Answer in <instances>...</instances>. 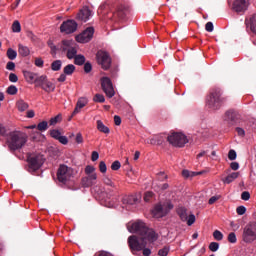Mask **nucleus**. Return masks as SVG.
<instances>
[{"label":"nucleus","instance_id":"obj_1","mask_svg":"<svg viewBox=\"0 0 256 256\" xmlns=\"http://www.w3.org/2000/svg\"><path fill=\"white\" fill-rule=\"evenodd\" d=\"M127 229L129 233H134L142 237V242H139V238H137V236H130L128 238V245L134 254L135 251H143V249L147 247V243H145V241L155 243V241L159 239V234L145 225H129L127 226Z\"/></svg>","mask_w":256,"mask_h":256},{"label":"nucleus","instance_id":"obj_2","mask_svg":"<svg viewBox=\"0 0 256 256\" xmlns=\"http://www.w3.org/2000/svg\"><path fill=\"white\" fill-rule=\"evenodd\" d=\"M28 136L25 132L13 131L8 134L7 143L10 151H19L27 143Z\"/></svg>","mask_w":256,"mask_h":256},{"label":"nucleus","instance_id":"obj_3","mask_svg":"<svg viewBox=\"0 0 256 256\" xmlns=\"http://www.w3.org/2000/svg\"><path fill=\"white\" fill-rule=\"evenodd\" d=\"M225 101H227V98L223 97V91L221 88H214L206 99V105L208 109L217 111L223 107Z\"/></svg>","mask_w":256,"mask_h":256},{"label":"nucleus","instance_id":"obj_4","mask_svg":"<svg viewBox=\"0 0 256 256\" xmlns=\"http://www.w3.org/2000/svg\"><path fill=\"white\" fill-rule=\"evenodd\" d=\"M27 163L29 173H35V171L41 169L43 163H45V159L41 154H28Z\"/></svg>","mask_w":256,"mask_h":256},{"label":"nucleus","instance_id":"obj_5","mask_svg":"<svg viewBox=\"0 0 256 256\" xmlns=\"http://www.w3.org/2000/svg\"><path fill=\"white\" fill-rule=\"evenodd\" d=\"M171 209H173V204H171L169 201L159 203L154 206L152 210V217H154V219H161L162 217H165V215H167Z\"/></svg>","mask_w":256,"mask_h":256},{"label":"nucleus","instance_id":"obj_6","mask_svg":"<svg viewBox=\"0 0 256 256\" xmlns=\"http://www.w3.org/2000/svg\"><path fill=\"white\" fill-rule=\"evenodd\" d=\"M167 141L173 147H180V148L185 147V145L189 143V140H187V136L179 132H174L171 135L167 136Z\"/></svg>","mask_w":256,"mask_h":256},{"label":"nucleus","instance_id":"obj_7","mask_svg":"<svg viewBox=\"0 0 256 256\" xmlns=\"http://www.w3.org/2000/svg\"><path fill=\"white\" fill-rule=\"evenodd\" d=\"M96 60L98 65L102 67L104 71H108V69H111V56L109 53L99 50L96 53Z\"/></svg>","mask_w":256,"mask_h":256},{"label":"nucleus","instance_id":"obj_8","mask_svg":"<svg viewBox=\"0 0 256 256\" xmlns=\"http://www.w3.org/2000/svg\"><path fill=\"white\" fill-rule=\"evenodd\" d=\"M71 179V168L67 165H60L57 171V181L60 185H67Z\"/></svg>","mask_w":256,"mask_h":256},{"label":"nucleus","instance_id":"obj_9","mask_svg":"<svg viewBox=\"0 0 256 256\" xmlns=\"http://www.w3.org/2000/svg\"><path fill=\"white\" fill-rule=\"evenodd\" d=\"M101 87L103 92L105 93L106 97L109 99L115 97V88H113V82L109 77H102L101 80Z\"/></svg>","mask_w":256,"mask_h":256},{"label":"nucleus","instance_id":"obj_10","mask_svg":"<svg viewBox=\"0 0 256 256\" xmlns=\"http://www.w3.org/2000/svg\"><path fill=\"white\" fill-rule=\"evenodd\" d=\"M78 26L79 25L75 20L68 19L60 25V33H64V35H71V33H75V31H77Z\"/></svg>","mask_w":256,"mask_h":256},{"label":"nucleus","instance_id":"obj_11","mask_svg":"<svg viewBox=\"0 0 256 256\" xmlns=\"http://www.w3.org/2000/svg\"><path fill=\"white\" fill-rule=\"evenodd\" d=\"M242 239L244 243H253L256 241V226H246L243 230Z\"/></svg>","mask_w":256,"mask_h":256},{"label":"nucleus","instance_id":"obj_12","mask_svg":"<svg viewBox=\"0 0 256 256\" xmlns=\"http://www.w3.org/2000/svg\"><path fill=\"white\" fill-rule=\"evenodd\" d=\"M95 35V28L88 27L81 34L76 36L77 43H89Z\"/></svg>","mask_w":256,"mask_h":256},{"label":"nucleus","instance_id":"obj_13","mask_svg":"<svg viewBox=\"0 0 256 256\" xmlns=\"http://www.w3.org/2000/svg\"><path fill=\"white\" fill-rule=\"evenodd\" d=\"M181 221H186L187 225H193L195 223V214H188L185 207H179L177 209Z\"/></svg>","mask_w":256,"mask_h":256},{"label":"nucleus","instance_id":"obj_14","mask_svg":"<svg viewBox=\"0 0 256 256\" xmlns=\"http://www.w3.org/2000/svg\"><path fill=\"white\" fill-rule=\"evenodd\" d=\"M127 13H129V9L127 7L119 6L116 11L112 13L110 19H112V21H125Z\"/></svg>","mask_w":256,"mask_h":256},{"label":"nucleus","instance_id":"obj_15","mask_svg":"<svg viewBox=\"0 0 256 256\" xmlns=\"http://www.w3.org/2000/svg\"><path fill=\"white\" fill-rule=\"evenodd\" d=\"M62 51H67L68 59H75L77 57V48L71 46V41H62Z\"/></svg>","mask_w":256,"mask_h":256},{"label":"nucleus","instance_id":"obj_16","mask_svg":"<svg viewBox=\"0 0 256 256\" xmlns=\"http://www.w3.org/2000/svg\"><path fill=\"white\" fill-rule=\"evenodd\" d=\"M249 8V0H234L233 2V11L236 13H245Z\"/></svg>","mask_w":256,"mask_h":256},{"label":"nucleus","instance_id":"obj_17","mask_svg":"<svg viewBox=\"0 0 256 256\" xmlns=\"http://www.w3.org/2000/svg\"><path fill=\"white\" fill-rule=\"evenodd\" d=\"M91 15H93V12L89 9V7L84 6L76 15L77 21H83L84 23H87L89 21Z\"/></svg>","mask_w":256,"mask_h":256},{"label":"nucleus","instance_id":"obj_18","mask_svg":"<svg viewBox=\"0 0 256 256\" xmlns=\"http://www.w3.org/2000/svg\"><path fill=\"white\" fill-rule=\"evenodd\" d=\"M81 180L82 187H93L97 183V174H86Z\"/></svg>","mask_w":256,"mask_h":256},{"label":"nucleus","instance_id":"obj_19","mask_svg":"<svg viewBox=\"0 0 256 256\" xmlns=\"http://www.w3.org/2000/svg\"><path fill=\"white\" fill-rule=\"evenodd\" d=\"M224 121L228 125H235L237 122V113L235 111L229 110L224 115Z\"/></svg>","mask_w":256,"mask_h":256},{"label":"nucleus","instance_id":"obj_20","mask_svg":"<svg viewBox=\"0 0 256 256\" xmlns=\"http://www.w3.org/2000/svg\"><path fill=\"white\" fill-rule=\"evenodd\" d=\"M87 103H89L87 98L82 97V98L78 99V101L76 103V107H75L74 111L72 112V117H75V115H77L78 113H81V110L83 109V107H85L87 105Z\"/></svg>","mask_w":256,"mask_h":256},{"label":"nucleus","instance_id":"obj_21","mask_svg":"<svg viewBox=\"0 0 256 256\" xmlns=\"http://www.w3.org/2000/svg\"><path fill=\"white\" fill-rule=\"evenodd\" d=\"M123 205H126V209H131V206L137 204V198L135 196H127L122 200Z\"/></svg>","mask_w":256,"mask_h":256},{"label":"nucleus","instance_id":"obj_22","mask_svg":"<svg viewBox=\"0 0 256 256\" xmlns=\"http://www.w3.org/2000/svg\"><path fill=\"white\" fill-rule=\"evenodd\" d=\"M246 27H250L252 33L256 34V14L252 15L249 20L245 21Z\"/></svg>","mask_w":256,"mask_h":256},{"label":"nucleus","instance_id":"obj_23","mask_svg":"<svg viewBox=\"0 0 256 256\" xmlns=\"http://www.w3.org/2000/svg\"><path fill=\"white\" fill-rule=\"evenodd\" d=\"M23 75L27 83H35V80L37 79V74L31 71L24 70Z\"/></svg>","mask_w":256,"mask_h":256},{"label":"nucleus","instance_id":"obj_24","mask_svg":"<svg viewBox=\"0 0 256 256\" xmlns=\"http://www.w3.org/2000/svg\"><path fill=\"white\" fill-rule=\"evenodd\" d=\"M238 178H239V172H232L226 178H224L222 181H223V183H226L227 185H229L230 183H233V181H235V179H238Z\"/></svg>","mask_w":256,"mask_h":256},{"label":"nucleus","instance_id":"obj_25","mask_svg":"<svg viewBox=\"0 0 256 256\" xmlns=\"http://www.w3.org/2000/svg\"><path fill=\"white\" fill-rule=\"evenodd\" d=\"M18 53L22 57H27L29 56L30 50L27 46H24L23 44L18 45Z\"/></svg>","mask_w":256,"mask_h":256},{"label":"nucleus","instance_id":"obj_26","mask_svg":"<svg viewBox=\"0 0 256 256\" xmlns=\"http://www.w3.org/2000/svg\"><path fill=\"white\" fill-rule=\"evenodd\" d=\"M97 129L98 131H100L101 133H105L106 135L110 133L109 127L105 126V124H103V121L101 120H97Z\"/></svg>","mask_w":256,"mask_h":256},{"label":"nucleus","instance_id":"obj_27","mask_svg":"<svg viewBox=\"0 0 256 256\" xmlns=\"http://www.w3.org/2000/svg\"><path fill=\"white\" fill-rule=\"evenodd\" d=\"M42 89L46 91V93H50V91H55V85L53 84V82L46 80V82H44V85L42 86Z\"/></svg>","mask_w":256,"mask_h":256},{"label":"nucleus","instance_id":"obj_28","mask_svg":"<svg viewBox=\"0 0 256 256\" xmlns=\"http://www.w3.org/2000/svg\"><path fill=\"white\" fill-rule=\"evenodd\" d=\"M47 81V75H42V76H36V80L34 83H36L37 87H42L45 85Z\"/></svg>","mask_w":256,"mask_h":256},{"label":"nucleus","instance_id":"obj_29","mask_svg":"<svg viewBox=\"0 0 256 256\" xmlns=\"http://www.w3.org/2000/svg\"><path fill=\"white\" fill-rule=\"evenodd\" d=\"M64 75H73L75 73V65L73 64H68L64 67L63 69Z\"/></svg>","mask_w":256,"mask_h":256},{"label":"nucleus","instance_id":"obj_30","mask_svg":"<svg viewBox=\"0 0 256 256\" xmlns=\"http://www.w3.org/2000/svg\"><path fill=\"white\" fill-rule=\"evenodd\" d=\"M6 57H8L10 61H15V59H17V51L12 48H8L6 52Z\"/></svg>","mask_w":256,"mask_h":256},{"label":"nucleus","instance_id":"obj_31","mask_svg":"<svg viewBox=\"0 0 256 256\" xmlns=\"http://www.w3.org/2000/svg\"><path fill=\"white\" fill-rule=\"evenodd\" d=\"M17 108L21 112L27 111V109H29V104L27 102H25L24 100H19L17 102Z\"/></svg>","mask_w":256,"mask_h":256},{"label":"nucleus","instance_id":"obj_32","mask_svg":"<svg viewBox=\"0 0 256 256\" xmlns=\"http://www.w3.org/2000/svg\"><path fill=\"white\" fill-rule=\"evenodd\" d=\"M62 65L63 62H61V60H55L51 63V69L52 71H61Z\"/></svg>","mask_w":256,"mask_h":256},{"label":"nucleus","instance_id":"obj_33","mask_svg":"<svg viewBox=\"0 0 256 256\" xmlns=\"http://www.w3.org/2000/svg\"><path fill=\"white\" fill-rule=\"evenodd\" d=\"M74 64L75 65H85V56L83 55H77L74 57Z\"/></svg>","mask_w":256,"mask_h":256},{"label":"nucleus","instance_id":"obj_34","mask_svg":"<svg viewBox=\"0 0 256 256\" xmlns=\"http://www.w3.org/2000/svg\"><path fill=\"white\" fill-rule=\"evenodd\" d=\"M37 129L38 131H41V132L47 131V129H49V123L47 121H42L38 123Z\"/></svg>","mask_w":256,"mask_h":256},{"label":"nucleus","instance_id":"obj_35","mask_svg":"<svg viewBox=\"0 0 256 256\" xmlns=\"http://www.w3.org/2000/svg\"><path fill=\"white\" fill-rule=\"evenodd\" d=\"M13 33H21V23L19 21H14L12 24Z\"/></svg>","mask_w":256,"mask_h":256},{"label":"nucleus","instance_id":"obj_36","mask_svg":"<svg viewBox=\"0 0 256 256\" xmlns=\"http://www.w3.org/2000/svg\"><path fill=\"white\" fill-rule=\"evenodd\" d=\"M17 91L18 89L15 85H10L6 90L8 95H17Z\"/></svg>","mask_w":256,"mask_h":256},{"label":"nucleus","instance_id":"obj_37","mask_svg":"<svg viewBox=\"0 0 256 256\" xmlns=\"http://www.w3.org/2000/svg\"><path fill=\"white\" fill-rule=\"evenodd\" d=\"M209 249H210V251H212V253H215V252L219 251V243L211 242L209 244Z\"/></svg>","mask_w":256,"mask_h":256},{"label":"nucleus","instance_id":"obj_38","mask_svg":"<svg viewBox=\"0 0 256 256\" xmlns=\"http://www.w3.org/2000/svg\"><path fill=\"white\" fill-rule=\"evenodd\" d=\"M103 183H104V185H108V187L115 188V183H113V181L110 180L109 176H104Z\"/></svg>","mask_w":256,"mask_h":256},{"label":"nucleus","instance_id":"obj_39","mask_svg":"<svg viewBox=\"0 0 256 256\" xmlns=\"http://www.w3.org/2000/svg\"><path fill=\"white\" fill-rule=\"evenodd\" d=\"M95 103H105V96L103 94H96L94 96Z\"/></svg>","mask_w":256,"mask_h":256},{"label":"nucleus","instance_id":"obj_40","mask_svg":"<svg viewBox=\"0 0 256 256\" xmlns=\"http://www.w3.org/2000/svg\"><path fill=\"white\" fill-rule=\"evenodd\" d=\"M213 237L216 239V241H223V233H221L219 230L214 231Z\"/></svg>","mask_w":256,"mask_h":256},{"label":"nucleus","instance_id":"obj_41","mask_svg":"<svg viewBox=\"0 0 256 256\" xmlns=\"http://www.w3.org/2000/svg\"><path fill=\"white\" fill-rule=\"evenodd\" d=\"M228 242L233 244L237 243V235L234 232L228 235Z\"/></svg>","mask_w":256,"mask_h":256},{"label":"nucleus","instance_id":"obj_42","mask_svg":"<svg viewBox=\"0 0 256 256\" xmlns=\"http://www.w3.org/2000/svg\"><path fill=\"white\" fill-rule=\"evenodd\" d=\"M112 171H119L121 169V162L118 160L114 161L111 165Z\"/></svg>","mask_w":256,"mask_h":256},{"label":"nucleus","instance_id":"obj_43","mask_svg":"<svg viewBox=\"0 0 256 256\" xmlns=\"http://www.w3.org/2000/svg\"><path fill=\"white\" fill-rule=\"evenodd\" d=\"M169 251H170V248L166 246L158 251V255L159 256H167V255H169Z\"/></svg>","mask_w":256,"mask_h":256},{"label":"nucleus","instance_id":"obj_44","mask_svg":"<svg viewBox=\"0 0 256 256\" xmlns=\"http://www.w3.org/2000/svg\"><path fill=\"white\" fill-rule=\"evenodd\" d=\"M228 159L230 160V161H235V159H237V152L235 151V150H230L229 152H228Z\"/></svg>","mask_w":256,"mask_h":256},{"label":"nucleus","instance_id":"obj_45","mask_svg":"<svg viewBox=\"0 0 256 256\" xmlns=\"http://www.w3.org/2000/svg\"><path fill=\"white\" fill-rule=\"evenodd\" d=\"M91 71H93V65H91V62L84 63V72L91 73Z\"/></svg>","mask_w":256,"mask_h":256},{"label":"nucleus","instance_id":"obj_46","mask_svg":"<svg viewBox=\"0 0 256 256\" xmlns=\"http://www.w3.org/2000/svg\"><path fill=\"white\" fill-rule=\"evenodd\" d=\"M99 171L100 173H107V164H105V161L99 163Z\"/></svg>","mask_w":256,"mask_h":256},{"label":"nucleus","instance_id":"obj_47","mask_svg":"<svg viewBox=\"0 0 256 256\" xmlns=\"http://www.w3.org/2000/svg\"><path fill=\"white\" fill-rule=\"evenodd\" d=\"M86 175H93L95 174V168L91 165L86 166L85 168Z\"/></svg>","mask_w":256,"mask_h":256},{"label":"nucleus","instance_id":"obj_48","mask_svg":"<svg viewBox=\"0 0 256 256\" xmlns=\"http://www.w3.org/2000/svg\"><path fill=\"white\" fill-rule=\"evenodd\" d=\"M50 135L51 137H53V139L58 140L59 137L61 136V132L59 130H52L50 131Z\"/></svg>","mask_w":256,"mask_h":256},{"label":"nucleus","instance_id":"obj_49","mask_svg":"<svg viewBox=\"0 0 256 256\" xmlns=\"http://www.w3.org/2000/svg\"><path fill=\"white\" fill-rule=\"evenodd\" d=\"M58 121H61V114H58L54 118H51L49 123H50V125H57Z\"/></svg>","mask_w":256,"mask_h":256},{"label":"nucleus","instance_id":"obj_50","mask_svg":"<svg viewBox=\"0 0 256 256\" xmlns=\"http://www.w3.org/2000/svg\"><path fill=\"white\" fill-rule=\"evenodd\" d=\"M242 201H249L251 199V194L248 191H244L241 194Z\"/></svg>","mask_w":256,"mask_h":256},{"label":"nucleus","instance_id":"obj_51","mask_svg":"<svg viewBox=\"0 0 256 256\" xmlns=\"http://www.w3.org/2000/svg\"><path fill=\"white\" fill-rule=\"evenodd\" d=\"M9 81L11 83H17L19 81V77H17V74H15V73H10Z\"/></svg>","mask_w":256,"mask_h":256},{"label":"nucleus","instance_id":"obj_52","mask_svg":"<svg viewBox=\"0 0 256 256\" xmlns=\"http://www.w3.org/2000/svg\"><path fill=\"white\" fill-rule=\"evenodd\" d=\"M236 212L238 215H245L247 208H245V206H239L237 207Z\"/></svg>","mask_w":256,"mask_h":256},{"label":"nucleus","instance_id":"obj_53","mask_svg":"<svg viewBox=\"0 0 256 256\" xmlns=\"http://www.w3.org/2000/svg\"><path fill=\"white\" fill-rule=\"evenodd\" d=\"M44 61L42 58H36L35 61H34V65H36V67H40V68H43V65H44Z\"/></svg>","mask_w":256,"mask_h":256},{"label":"nucleus","instance_id":"obj_54","mask_svg":"<svg viewBox=\"0 0 256 256\" xmlns=\"http://www.w3.org/2000/svg\"><path fill=\"white\" fill-rule=\"evenodd\" d=\"M213 22H207L205 25V30L208 31V33H213Z\"/></svg>","mask_w":256,"mask_h":256},{"label":"nucleus","instance_id":"obj_55","mask_svg":"<svg viewBox=\"0 0 256 256\" xmlns=\"http://www.w3.org/2000/svg\"><path fill=\"white\" fill-rule=\"evenodd\" d=\"M152 197H153V192L148 191V192H146L145 195H144V201H145L146 203H149V201H151V198H152Z\"/></svg>","mask_w":256,"mask_h":256},{"label":"nucleus","instance_id":"obj_56","mask_svg":"<svg viewBox=\"0 0 256 256\" xmlns=\"http://www.w3.org/2000/svg\"><path fill=\"white\" fill-rule=\"evenodd\" d=\"M6 69H7L8 71H15V62L9 61V62L6 64Z\"/></svg>","mask_w":256,"mask_h":256},{"label":"nucleus","instance_id":"obj_57","mask_svg":"<svg viewBox=\"0 0 256 256\" xmlns=\"http://www.w3.org/2000/svg\"><path fill=\"white\" fill-rule=\"evenodd\" d=\"M57 141H59V143H61L62 145H67V143H69V139H67V136H60Z\"/></svg>","mask_w":256,"mask_h":256},{"label":"nucleus","instance_id":"obj_58","mask_svg":"<svg viewBox=\"0 0 256 256\" xmlns=\"http://www.w3.org/2000/svg\"><path fill=\"white\" fill-rule=\"evenodd\" d=\"M128 225H145V222L143 220H131Z\"/></svg>","mask_w":256,"mask_h":256},{"label":"nucleus","instance_id":"obj_59","mask_svg":"<svg viewBox=\"0 0 256 256\" xmlns=\"http://www.w3.org/2000/svg\"><path fill=\"white\" fill-rule=\"evenodd\" d=\"M156 137V145H162L165 139L163 138L162 135H155Z\"/></svg>","mask_w":256,"mask_h":256},{"label":"nucleus","instance_id":"obj_60","mask_svg":"<svg viewBox=\"0 0 256 256\" xmlns=\"http://www.w3.org/2000/svg\"><path fill=\"white\" fill-rule=\"evenodd\" d=\"M236 133L239 137H243L245 135V130L241 127L236 128Z\"/></svg>","mask_w":256,"mask_h":256},{"label":"nucleus","instance_id":"obj_61","mask_svg":"<svg viewBox=\"0 0 256 256\" xmlns=\"http://www.w3.org/2000/svg\"><path fill=\"white\" fill-rule=\"evenodd\" d=\"M230 168L232 169V171H237L239 169V162H232L230 164Z\"/></svg>","mask_w":256,"mask_h":256},{"label":"nucleus","instance_id":"obj_62","mask_svg":"<svg viewBox=\"0 0 256 256\" xmlns=\"http://www.w3.org/2000/svg\"><path fill=\"white\" fill-rule=\"evenodd\" d=\"M91 159H92V161H97V159H99V152L93 151Z\"/></svg>","mask_w":256,"mask_h":256},{"label":"nucleus","instance_id":"obj_63","mask_svg":"<svg viewBox=\"0 0 256 256\" xmlns=\"http://www.w3.org/2000/svg\"><path fill=\"white\" fill-rule=\"evenodd\" d=\"M142 251H143V255H144V256H149V255H151V249H149V248L144 247V248L142 249Z\"/></svg>","mask_w":256,"mask_h":256},{"label":"nucleus","instance_id":"obj_64","mask_svg":"<svg viewBox=\"0 0 256 256\" xmlns=\"http://www.w3.org/2000/svg\"><path fill=\"white\" fill-rule=\"evenodd\" d=\"M96 256H112L111 253L106 252V251H101Z\"/></svg>","mask_w":256,"mask_h":256}]
</instances>
